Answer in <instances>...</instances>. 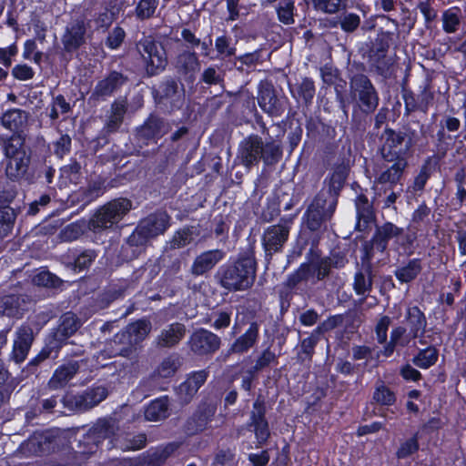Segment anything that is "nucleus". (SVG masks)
I'll use <instances>...</instances> for the list:
<instances>
[{
  "label": "nucleus",
  "mask_w": 466,
  "mask_h": 466,
  "mask_svg": "<svg viewBox=\"0 0 466 466\" xmlns=\"http://www.w3.org/2000/svg\"><path fill=\"white\" fill-rule=\"evenodd\" d=\"M461 10L459 6H451L441 15L442 30L447 34L455 33L461 25Z\"/></svg>",
  "instance_id": "52"
},
{
  "label": "nucleus",
  "mask_w": 466,
  "mask_h": 466,
  "mask_svg": "<svg viewBox=\"0 0 466 466\" xmlns=\"http://www.w3.org/2000/svg\"><path fill=\"white\" fill-rule=\"evenodd\" d=\"M54 156L58 159H63L69 155L72 149V137L68 134H60L51 145Z\"/></svg>",
  "instance_id": "63"
},
{
  "label": "nucleus",
  "mask_w": 466,
  "mask_h": 466,
  "mask_svg": "<svg viewBox=\"0 0 466 466\" xmlns=\"http://www.w3.org/2000/svg\"><path fill=\"white\" fill-rule=\"evenodd\" d=\"M439 359V350L434 346H428L419 350L411 359L412 363L422 370H427L435 365Z\"/></svg>",
  "instance_id": "50"
},
{
  "label": "nucleus",
  "mask_w": 466,
  "mask_h": 466,
  "mask_svg": "<svg viewBox=\"0 0 466 466\" xmlns=\"http://www.w3.org/2000/svg\"><path fill=\"white\" fill-rule=\"evenodd\" d=\"M114 433L110 421L103 420L83 433L77 440L75 450L76 458L86 461L95 454L103 441Z\"/></svg>",
  "instance_id": "11"
},
{
  "label": "nucleus",
  "mask_w": 466,
  "mask_h": 466,
  "mask_svg": "<svg viewBox=\"0 0 466 466\" xmlns=\"http://www.w3.org/2000/svg\"><path fill=\"white\" fill-rule=\"evenodd\" d=\"M401 233L402 228L390 221H386L381 226L377 227L372 236L377 244V251L380 253L385 252L390 240L395 239L396 236Z\"/></svg>",
  "instance_id": "41"
},
{
  "label": "nucleus",
  "mask_w": 466,
  "mask_h": 466,
  "mask_svg": "<svg viewBox=\"0 0 466 466\" xmlns=\"http://www.w3.org/2000/svg\"><path fill=\"white\" fill-rule=\"evenodd\" d=\"M156 106L164 113H172L182 108L186 93L184 85L170 76H164L152 87Z\"/></svg>",
  "instance_id": "9"
},
{
  "label": "nucleus",
  "mask_w": 466,
  "mask_h": 466,
  "mask_svg": "<svg viewBox=\"0 0 466 466\" xmlns=\"http://www.w3.org/2000/svg\"><path fill=\"white\" fill-rule=\"evenodd\" d=\"M353 162L350 143L342 145L335 162L324 178V187L320 190L325 193L328 200L332 203V207L338 205L339 198L347 185Z\"/></svg>",
  "instance_id": "5"
},
{
  "label": "nucleus",
  "mask_w": 466,
  "mask_h": 466,
  "mask_svg": "<svg viewBox=\"0 0 466 466\" xmlns=\"http://www.w3.org/2000/svg\"><path fill=\"white\" fill-rule=\"evenodd\" d=\"M23 208L24 207L18 205L0 208V238H5L13 231L16 218Z\"/></svg>",
  "instance_id": "48"
},
{
  "label": "nucleus",
  "mask_w": 466,
  "mask_h": 466,
  "mask_svg": "<svg viewBox=\"0 0 466 466\" xmlns=\"http://www.w3.org/2000/svg\"><path fill=\"white\" fill-rule=\"evenodd\" d=\"M32 282L34 285L37 287L50 288V289H57L59 288L63 281L57 277L56 274L50 272L47 269H41L36 272L33 278Z\"/></svg>",
  "instance_id": "57"
},
{
  "label": "nucleus",
  "mask_w": 466,
  "mask_h": 466,
  "mask_svg": "<svg viewBox=\"0 0 466 466\" xmlns=\"http://www.w3.org/2000/svg\"><path fill=\"white\" fill-rule=\"evenodd\" d=\"M128 81V77L123 73L112 70L103 79L97 81L91 94V98L106 100L112 96Z\"/></svg>",
  "instance_id": "26"
},
{
  "label": "nucleus",
  "mask_w": 466,
  "mask_h": 466,
  "mask_svg": "<svg viewBox=\"0 0 466 466\" xmlns=\"http://www.w3.org/2000/svg\"><path fill=\"white\" fill-rule=\"evenodd\" d=\"M418 236L416 230L405 232L402 228V233L395 238V244L397 245L400 253L409 257L411 256L415 250L414 244Z\"/></svg>",
  "instance_id": "55"
},
{
  "label": "nucleus",
  "mask_w": 466,
  "mask_h": 466,
  "mask_svg": "<svg viewBox=\"0 0 466 466\" xmlns=\"http://www.w3.org/2000/svg\"><path fill=\"white\" fill-rule=\"evenodd\" d=\"M257 100L260 109L272 118L282 116L288 103V97L279 94L268 80H261L258 83Z\"/></svg>",
  "instance_id": "14"
},
{
  "label": "nucleus",
  "mask_w": 466,
  "mask_h": 466,
  "mask_svg": "<svg viewBox=\"0 0 466 466\" xmlns=\"http://www.w3.org/2000/svg\"><path fill=\"white\" fill-rule=\"evenodd\" d=\"M379 153L387 163H391L375 178L377 184H389L392 189L403 178L409 159L413 156L420 136L409 124L398 129L385 126L380 137Z\"/></svg>",
  "instance_id": "1"
},
{
  "label": "nucleus",
  "mask_w": 466,
  "mask_h": 466,
  "mask_svg": "<svg viewBox=\"0 0 466 466\" xmlns=\"http://www.w3.org/2000/svg\"><path fill=\"white\" fill-rule=\"evenodd\" d=\"M283 157V147L280 141L270 137L263 141L257 134H250L238 144L233 166H242L246 173L262 161L265 167L276 166Z\"/></svg>",
  "instance_id": "3"
},
{
  "label": "nucleus",
  "mask_w": 466,
  "mask_h": 466,
  "mask_svg": "<svg viewBox=\"0 0 466 466\" xmlns=\"http://www.w3.org/2000/svg\"><path fill=\"white\" fill-rule=\"evenodd\" d=\"M132 174L129 172H121L119 169V172L116 173L113 177H107L103 175H99L96 180V182H100L103 184L102 186L105 187V193L111 189L116 188L120 186L126 185L127 182L131 180Z\"/></svg>",
  "instance_id": "62"
},
{
  "label": "nucleus",
  "mask_w": 466,
  "mask_h": 466,
  "mask_svg": "<svg viewBox=\"0 0 466 466\" xmlns=\"http://www.w3.org/2000/svg\"><path fill=\"white\" fill-rule=\"evenodd\" d=\"M320 339L311 331L310 335L300 341V349L297 358L301 362L311 361L315 354V349Z\"/></svg>",
  "instance_id": "58"
},
{
  "label": "nucleus",
  "mask_w": 466,
  "mask_h": 466,
  "mask_svg": "<svg viewBox=\"0 0 466 466\" xmlns=\"http://www.w3.org/2000/svg\"><path fill=\"white\" fill-rule=\"evenodd\" d=\"M147 242L135 229L120 247L117 259L120 262H130L146 252Z\"/></svg>",
  "instance_id": "29"
},
{
  "label": "nucleus",
  "mask_w": 466,
  "mask_h": 466,
  "mask_svg": "<svg viewBox=\"0 0 466 466\" xmlns=\"http://www.w3.org/2000/svg\"><path fill=\"white\" fill-rule=\"evenodd\" d=\"M241 114L242 122L246 124L255 123L259 128L263 135L268 133V128L264 122L263 116L258 113L255 96L249 94L241 96Z\"/></svg>",
  "instance_id": "36"
},
{
  "label": "nucleus",
  "mask_w": 466,
  "mask_h": 466,
  "mask_svg": "<svg viewBox=\"0 0 466 466\" xmlns=\"http://www.w3.org/2000/svg\"><path fill=\"white\" fill-rule=\"evenodd\" d=\"M358 67L360 72H352L349 76L350 96L363 114L370 115L378 108L380 96L370 78L364 73V64L360 63Z\"/></svg>",
  "instance_id": "8"
},
{
  "label": "nucleus",
  "mask_w": 466,
  "mask_h": 466,
  "mask_svg": "<svg viewBox=\"0 0 466 466\" xmlns=\"http://www.w3.org/2000/svg\"><path fill=\"white\" fill-rule=\"evenodd\" d=\"M34 340L33 330L28 326H22L17 330V337L14 340L11 360L19 364L23 362L30 350Z\"/></svg>",
  "instance_id": "31"
},
{
  "label": "nucleus",
  "mask_w": 466,
  "mask_h": 466,
  "mask_svg": "<svg viewBox=\"0 0 466 466\" xmlns=\"http://www.w3.org/2000/svg\"><path fill=\"white\" fill-rule=\"evenodd\" d=\"M108 395L107 388L103 385L87 388L81 394H66L60 401L65 408L70 411H85L106 399Z\"/></svg>",
  "instance_id": "15"
},
{
  "label": "nucleus",
  "mask_w": 466,
  "mask_h": 466,
  "mask_svg": "<svg viewBox=\"0 0 466 466\" xmlns=\"http://www.w3.org/2000/svg\"><path fill=\"white\" fill-rule=\"evenodd\" d=\"M241 323L248 324V328L229 345L227 356L247 353L259 339L260 324L257 320L249 321L248 318L245 317L242 319Z\"/></svg>",
  "instance_id": "24"
},
{
  "label": "nucleus",
  "mask_w": 466,
  "mask_h": 466,
  "mask_svg": "<svg viewBox=\"0 0 466 466\" xmlns=\"http://www.w3.org/2000/svg\"><path fill=\"white\" fill-rule=\"evenodd\" d=\"M170 226V217L166 211H157L143 218L135 230L148 243L153 238L165 233Z\"/></svg>",
  "instance_id": "22"
},
{
  "label": "nucleus",
  "mask_w": 466,
  "mask_h": 466,
  "mask_svg": "<svg viewBox=\"0 0 466 466\" xmlns=\"http://www.w3.org/2000/svg\"><path fill=\"white\" fill-rule=\"evenodd\" d=\"M79 368L78 360L65 361L55 370L48 381V386L54 390L64 388L76 376Z\"/></svg>",
  "instance_id": "34"
},
{
  "label": "nucleus",
  "mask_w": 466,
  "mask_h": 466,
  "mask_svg": "<svg viewBox=\"0 0 466 466\" xmlns=\"http://www.w3.org/2000/svg\"><path fill=\"white\" fill-rule=\"evenodd\" d=\"M4 153L7 158L5 173L12 182L29 180V164L31 156L27 153L25 141L20 136L13 134L4 141Z\"/></svg>",
  "instance_id": "7"
},
{
  "label": "nucleus",
  "mask_w": 466,
  "mask_h": 466,
  "mask_svg": "<svg viewBox=\"0 0 466 466\" xmlns=\"http://www.w3.org/2000/svg\"><path fill=\"white\" fill-rule=\"evenodd\" d=\"M291 222V218H281L279 223L264 230L261 241L267 258L282 251L289 239Z\"/></svg>",
  "instance_id": "17"
},
{
  "label": "nucleus",
  "mask_w": 466,
  "mask_h": 466,
  "mask_svg": "<svg viewBox=\"0 0 466 466\" xmlns=\"http://www.w3.org/2000/svg\"><path fill=\"white\" fill-rule=\"evenodd\" d=\"M280 214V203L275 198H267L265 206L258 216L260 222L268 223L273 221Z\"/></svg>",
  "instance_id": "64"
},
{
  "label": "nucleus",
  "mask_w": 466,
  "mask_h": 466,
  "mask_svg": "<svg viewBox=\"0 0 466 466\" xmlns=\"http://www.w3.org/2000/svg\"><path fill=\"white\" fill-rule=\"evenodd\" d=\"M224 257V251L218 248L204 251L194 259L191 273L195 276H202L210 271Z\"/></svg>",
  "instance_id": "32"
},
{
  "label": "nucleus",
  "mask_w": 466,
  "mask_h": 466,
  "mask_svg": "<svg viewBox=\"0 0 466 466\" xmlns=\"http://www.w3.org/2000/svg\"><path fill=\"white\" fill-rule=\"evenodd\" d=\"M124 7L123 2L107 0L95 16V24L97 29L107 30L114 21L118 18L120 11Z\"/></svg>",
  "instance_id": "35"
},
{
  "label": "nucleus",
  "mask_w": 466,
  "mask_h": 466,
  "mask_svg": "<svg viewBox=\"0 0 466 466\" xmlns=\"http://www.w3.org/2000/svg\"><path fill=\"white\" fill-rule=\"evenodd\" d=\"M420 434L416 431L410 438L406 439L400 442L396 451V457L399 460L408 459L413 454L417 453L420 450Z\"/></svg>",
  "instance_id": "60"
},
{
  "label": "nucleus",
  "mask_w": 466,
  "mask_h": 466,
  "mask_svg": "<svg viewBox=\"0 0 466 466\" xmlns=\"http://www.w3.org/2000/svg\"><path fill=\"white\" fill-rule=\"evenodd\" d=\"M127 109V97L120 96L115 99L110 105L102 132L106 135L117 132L123 125Z\"/></svg>",
  "instance_id": "28"
},
{
  "label": "nucleus",
  "mask_w": 466,
  "mask_h": 466,
  "mask_svg": "<svg viewBox=\"0 0 466 466\" xmlns=\"http://www.w3.org/2000/svg\"><path fill=\"white\" fill-rule=\"evenodd\" d=\"M306 134L312 141L325 145V151L332 153L337 147L336 127L323 122L319 117H309L306 120Z\"/></svg>",
  "instance_id": "19"
},
{
  "label": "nucleus",
  "mask_w": 466,
  "mask_h": 466,
  "mask_svg": "<svg viewBox=\"0 0 466 466\" xmlns=\"http://www.w3.org/2000/svg\"><path fill=\"white\" fill-rule=\"evenodd\" d=\"M158 0H137L135 3L134 15L139 21L153 18L158 6Z\"/></svg>",
  "instance_id": "53"
},
{
  "label": "nucleus",
  "mask_w": 466,
  "mask_h": 466,
  "mask_svg": "<svg viewBox=\"0 0 466 466\" xmlns=\"http://www.w3.org/2000/svg\"><path fill=\"white\" fill-rule=\"evenodd\" d=\"M86 27L83 20H77L66 27L62 35V44L66 53H74L86 44Z\"/></svg>",
  "instance_id": "30"
},
{
  "label": "nucleus",
  "mask_w": 466,
  "mask_h": 466,
  "mask_svg": "<svg viewBox=\"0 0 466 466\" xmlns=\"http://www.w3.org/2000/svg\"><path fill=\"white\" fill-rule=\"evenodd\" d=\"M422 268V259L420 258H413L409 259L407 263L397 267L394 270V276L401 284L410 283L419 277Z\"/></svg>",
  "instance_id": "43"
},
{
  "label": "nucleus",
  "mask_w": 466,
  "mask_h": 466,
  "mask_svg": "<svg viewBox=\"0 0 466 466\" xmlns=\"http://www.w3.org/2000/svg\"><path fill=\"white\" fill-rule=\"evenodd\" d=\"M401 93L404 101L405 116L414 112H420L426 115L430 106L433 105L434 91L430 79H427L423 85L420 86L419 94H415L412 90L407 88H403Z\"/></svg>",
  "instance_id": "16"
},
{
  "label": "nucleus",
  "mask_w": 466,
  "mask_h": 466,
  "mask_svg": "<svg viewBox=\"0 0 466 466\" xmlns=\"http://www.w3.org/2000/svg\"><path fill=\"white\" fill-rule=\"evenodd\" d=\"M187 344L196 356H210L220 348L221 339L212 331L199 328L192 332Z\"/></svg>",
  "instance_id": "21"
},
{
  "label": "nucleus",
  "mask_w": 466,
  "mask_h": 466,
  "mask_svg": "<svg viewBox=\"0 0 466 466\" xmlns=\"http://www.w3.org/2000/svg\"><path fill=\"white\" fill-rule=\"evenodd\" d=\"M355 206L359 220L363 219L365 223H369L374 219L375 214L373 206L370 203L366 195L363 193L359 194L355 200Z\"/></svg>",
  "instance_id": "61"
},
{
  "label": "nucleus",
  "mask_w": 466,
  "mask_h": 466,
  "mask_svg": "<svg viewBox=\"0 0 466 466\" xmlns=\"http://www.w3.org/2000/svg\"><path fill=\"white\" fill-rule=\"evenodd\" d=\"M133 208L131 199L119 197L113 198L101 207L91 216L87 228L94 233H100L116 227Z\"/></svg>",
  "instance_id": "6"
},
{
  "label": "nucleus",
  "mask_w": 466,
  "mask_h": 466,
  "mask_svg": "<svg viewBox=\"0 0 466 466\" xmlns=\"http://www.w3.org/2000/svg\"><path fill=\"white\" fill-rule=\"evenodd\" d=\"M398 37V32L380 27L375 37H369L360 43L358 54L368 66L370 72L384 78L390 76L394 60L389 52L390 47L396 45Z\"/></svg>",
  "instance_id": "4"
},
{
  "label": "nucleus",
  "mask_w": 466,
  "mask_h": 466,
  "mask_svg": "<svg viewBox=\"0 0 466 466\" xmlns=\"http://www.w3.org/2000/svg\"><path fill=\"white\" fill-rule=\"evenodd\" d=\"M337 206L328 200L325 193L319 191L306 209L303 218L307 228L311 232L319 231L322 226L333 217Z\"/></svg>",
  "instance_id": "13"
},
{
  "label": "nucleus",
  "mask_w": 466,
  "mask_h": 466,
  "mask_svg": "<svg viewBox=\"0 0 466 466\" xmlns=\"http://www.w3.org/2000/svg\"><path fill=\"white\" fill-rule=\"evenodd\" d=\"M296 0H280L273 6L275 7L278 20L289 25L295 23V15L297 14V7L295 5Z\"/></svg>",
  "instance_id": "51"
},
{
  "label": "nucleus",
  "mask_w": 466,
  "mask_h": 466,
  "mask_svg": "<svg viewBox=\"0 0 466 466\" xmlns=\"http://www.w3.org/2000/svg\"><path fill=\"white\" fill-rule=\"evenodd\" d=\"M83 177L82 165L75 157L69 159V163L59 169L57 186L59 188L66 187L70 184L77 185Z\"/></svg>",
  "instance_id": "40"
},
{
  "label": "nucleus",
  "mask_w": 466,
  "mask_h": 466,
  "mask_svg": "<svg viewBox=\"0 0 466 466\" xmlns=\"http://www.w3.org/2000/svg\"><path fill=\"white\" fill-rule=\"evenodd\" d=\"M445 156L446 149H439V152L428 156L420 167L419 172L431 178L432 174L441 170V163Z\"/></svg>",
  "instance_id": "59"
},
{
  "label": "nucleus",
  "mask_w": 466,
  "mask_h": 466,
  "mask_svg": "<svg viewBox=\"0 0 466 466\" xmlns=\"http://www.w3.org/2000/svg\"><path fill=\"white\" fill-rule=\"evenodd\" d=\"M102 185L95 179L86 187H81L69 194L66 202L70 207L79 206L83 208L105 194V187Z\"/></svg>",
  "instance_id": "27"
},
{
  "label": "nucleus",
  "mask_w": 466,
  "mask_h": 466,
  "mask_svg": "<svg viewBox=\"0 0 466 466\" xmlns=\"http://www.w3.org/2000/svg\"><path fill=\"white\" fill-rule=\"evenodd\" d=\"M97 255V251L94 248L75 246L68 248L61 255V262L66 268L75 273H80L91 267Z\"/></svg>",
  "instance_id": "20"
},
{
  "label": "nucleus",
  "mask_w": 466,
  "mask_h": 466,
  "mask_svg": "<svg viewBox=\"0 0 466 466\" xmlns=\"http://www.w3.org/2000/svg\"><path fill=\"white\" fill-rule=\"evenodd\" d=\"M186 335V327L180 322L169 324L157 335V345L160 348H172L177 345Z\"/></svg>",
  "instance_id": "39"
},
{
  "label": "nucleus",
  "mask_w": 466,
  "mask_h": 466,
  "mask_svg": "<svg viewBox=\"0 0 466 466\" xmlns=\"http://www.w3.org/2000/svg\"><path fill=\"white\" fill-rule=\"evenodd\" d=\"M25 112L19 108H13L5 111L0 117L3 127L10 131L16 133L23 125V114Z\"/></svg>",
  "instance_id": "56"
},
{
  "label": "nucleus",
  "mask_w": 466,
  "mask_h": 466,
  "mask_svg": "<svg viewBox=\"0 0 466 466\" xmlns=\"http://www.w3.org/2000/svg\"><path fill=\"white\" fill-rule=\"evenodd\" d=\"M20 314V299L17 295L10 294L0 297V317L16 318Z\"/></svg>",
  "instance_id": "54"
},
{
  "label": "nucleus",
  "mask_w": 466,
  "mask_h": 466,
  "mask_svg": "<svg viewBox=\"0 0 466 466\" xmlns=\"http://www.w3.org/2000/svg\"><path fill=\"white\" fill-rule=\"evenodd\" d=\"M61 347L54 341L48 335L45 339V345L41 350L30 360L26 365L27 372L35 373L37 371L38 365L44 360L52 358L56 359L61 350Z\"/></svg>",
  "instance_id": "42"
},
{
  "label": "nucleus",
  "mask_w": 466,
  "mask_h": 466,
  "mask_svg": "<svg viewBox=\"0 0 466 466\" xmlns=\"http://www.w3.org/2000/svg\"><path fill=\"white\" fill-rule=\"evenodd\" d=\"M258 267L255 240L248 241L245 248L231 255L218 268L214 279L227 293L248 291L255 284Z\"/></svg>",
  "instance_id": "2"
},
{
  "label": "nucleus",
  "mask_w": 466,
  "mask_h": 466,
  "mask_svg": "<svg viewBox=\"0 0 466 466\" xmlns=\"http://www.w3.org/2000/svg\"><path fill=\"white\" fill-rule=\"evenodd\" d=\"M209 372L207 370H194L190 372L186 380L179 385V390L188 398H193L198 390L205 384Z\"/></svg>",
  "instance_id": "45"
},
{
  "label": "nucleus",
  "mask_w": 466,
  "mask_h": 466,
  "mask_svg": "<svg viewBox=\"0 0 466 466\" xmlns=\"http://www.w3.org/2000/svg\"><path fill=\"white\" fill-rule=\"evenodd\" d=\"M150 329L151 325L148 320L138 319L128 324L126 329L117 332L114 336V342L123 344L119 349L120 354L126 356L131 352L133 347L146 339Z\"/></svg>",
  "instance_id": "18"
},
{
  "label": "nucleus",
  "mask_w": 466,
  "mask_h": 466,
  "mask_svg": "<svg viewBox=\"0 0 466 466\" xmlns=\"http://www.w3.org/2000/svg\"><path fill=\"white\" fill-rule=\"evenodd\" d=\"M289 87L292 97L297 101V103L307 107L312 105L316 95V86L311 77H302L300 82L296 83L293 86L289 85Z\"/></svg>",
  "instance_id": "37"
},
{
  "label": "nucleus",
  "mask_w": 466,
  "mask_h": 466,
  "mask_svg": "<svg viewBox=\"0 0 466 466\" xmlns=\"http://www.w3.org/2000/svg\"><path fill=\"white\" fill-rule=\"evenodd\" d=\"M19 188L12 181L3 179L0 183V208H7V207H25L23 200L18 198Z\"/></svg>",
  "instance_id": "46"
},
{
  "label": "nucleus",
  "mask_w": 466,
  "mask_h": 466,
  "mask_svg": "<svg viewBox=\"0 0 466 466\" xmlns=\"http://www.w3.org/2000/svg\"><path fill=\"white\" fill-rule=\"evenodd\" d=\"M170 130L169 122L157 113H151L136 128L134 140L139 147L157 144Z\"/></svg>",
  "instance_id": "12"
},
{
  "label": "nucleus",
  "mask_w": 466,
  "mask_h": 466,
  "mask_svg": "<svg viewBox=\"0 0 466 466\" xmlns=\"http://www.w3.org/2000/svg\"><path fill=\"white\" fill-rule=\"evenodd\" d=\"M372 271L370 267L366 268V273L358 270L354 275L353 289L358 296L366 299L372 289Z\"/></svg>",
  "instance_id": "49"
},
{
  "label": "nucleus",
  "mask_w": 466,
  "mask_h": 466,
  "mask_svg": "<svg viewBox=\"0 0 466 466\" xmlns=\"http://www.w3.org/2000/svg\"><path fill=\"white\" fill-rule=\"evenodd\" d=\"M81 326L82 321L77 315L72 311H67L61 316L59 325L53 329L48 336L63 348Z\"/></svg>",
  "instance_id": "25"
},
{
  "label": "nucleus",
  "mask_w": 466,
  "mask_h": 466,
  "mask_svg": "<svg viewBox=\"0 0 466 466\" xmlns=\"http://www.w3.org/2000/svg\"><path fill=\"white\" fill-rule=\"evenodd\" d=\"M144 418L147 421L157 422L170 415V399L167 395L151 400L144 406Z\"/></svg>",
  "instance_id": "33"
},
{
  "label": "nucleus",
  "mask_w": 466,
  "mask_h": 466,
  "mask_svg": "<svg viewBox=\"0 0 466 466\" xmlns=\"http://www.w3.org/2000/svg\"><path fill=\"white\" fill-rule=\"evenodd\" d=\"M405 319L409 326L410 335L413 339L424 333L427 319L424 312L418 306H412L407 309Z\"/></svg>",
  "instance_id": "44"
},
{
  "label": "nucleus",
  "mask_w": 466,
  "mask_h": 466,
  "mask_svg": "<svg viewBox=\"0 0 466 466\" xmlns=\"http://www.w3.org/2000/svg\"><path fill=\"white\" fill-rule=\"evenodd\" d=\"M198 67L199 62L195 52L184 51L177 56V71L188 84L195 81V73Z\"/></svg>",
  "instance_id": "38"
},
{
  "label": "nucleus",
  "mask_w": 466,
  "mask_h": 466,
  "mask_svg": "<svg viewBox=\"0 0 466 466\" xmlns=\"http://www.w3.org/2000/svg\"><path fill=\"white\" fill-rule=\"evenodd\" d=\"M372 401L380 406L390 407L397 401L396 392L386 385L385 381L378 379L374 384L371 396Z\"/></svg>",
  "instance_id": "47"
},
{
  "label": "nucleus",
  "mask_w": 466,
  "mask_h": 466,
  "mask_svg": "<svg viewBox=\"0 0 466 466\" xmlns=\"http://www.w3.org/2000/svg\"><path fill=\"white\" fill-rule=\"evenodd\" d=\"M137 49L141 56L147 76H158L166 69L167 55L160 42L151 36L143 37L137 44Z\"/></svg>",
  "instance_id": "10"
},
{
  "label": "nucleus",
  "mask_w": 466,
  "mask_h": 466,
  "mask_svg": "<svg viewBox=\"0 0 466 466\" xmlns=\"http://www.w3.org/2000/svg\"><path fill=\"white\" fill-rule=\"evenodd\" d=\"M216 410L217 409L214 405L205 401L200 402L193 413L186 420L184 431L188 436L203 432L212 421Z\"/></svg>",
  "instance_id": "23"
}]
</instances>
